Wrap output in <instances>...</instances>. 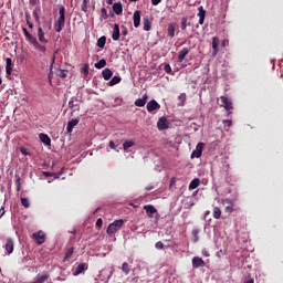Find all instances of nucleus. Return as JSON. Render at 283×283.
Segmentation results:
<instances>
[{
    "label": "nucleus",
    "mask_w": 283,
    "mask_h": 283,
    "mask_svg": "<svg viewBox=\"0 0 283 283\" xmlns=\"http://www.w3.org/2000/svg\"><path fill=\"white\" fill-rule=\"evenodd\" d=\"M227 43H229V40H223V41L221 42L222 48H224V45H227Z\"/></svg>",
    "instance_id": "nucleus-59"
},
{
    "label": "nucleus",
    "mask_w": 283,
    "mask_h": 283,
    "mask_svg": "<svg viewBox=\"0 0 283 283\" xmlns=\"http://www.w3.org/2000/svg\"><path fill=\"white\" fill-rule=\"evenodd\" d=\"M120 82V76H114L112 77V80L108 82V85L114 86V85H118V83Z\"/></svg>",
    "instance_id": "nucleus-35"
},
{
    "label": "nucleus",
    "mask_w": 283,
    "mask_h": 283,
    "mask_svg": "<svg viewBox=\"0 0 283 283\" xmlns=\"http://www.w3.org/2000/svg\"><path fill=\"white\" fill-rule=\"evenodd\" d=\"M20 151H21L22 156H30V151L25 147L20 148Z\"/></svg>",
    "instance_id": "nucleus-47"
},
{
    "label": "nucleus",
    "mask_w": 283,
    "mask_h": 283,
    "mask_svg": "<svg viewBox=\"0 0 283 283\" xmlns=\"http://www.w3.org/2000/svg\"><path fill=\"white\" fill-rule=\"evenodd\" d=\"M25 17H27V23H28L30 30H32V28H34V24L32 22H30V20L28 19V14H25Z\"/></svg>",
    "instance_id": "nucleus-51"
},
{
    "label": "nucleus",
    "mask_w": 283,
    "mask_h": 283,
    "mask_svg": "<svg viewBox=\"0 0 283 283\" xmlns=\"http://www.w3.org/2000/svg\"><path fill=\"white\" fill-rule=\"evenodd\" d=\"M71 233L75 234V233H76V230H73Z\"/></svg>",
    "instance_id": "nucleus-63"
},
{
    "label": "nucleus",
    "mask_w": 283,
    "mask_h": 283,
    "mask_svg": "<svg viewBox=\"0 0 283 283\" xmlns=\"http://www.w3.org/2000/svg\"><path fill=\"white\" fill-rule=\"evenodd\" d=\"M198 233H199L198 230H192V231H191V234H192V237H193V242H198V240H199Z\"/></svg>",
    "instance_id": "nucleus-45"
},
{
    "label": "nucleus",
    "mask_w": 283,
    "mask_h": 283,
    "mask_svg": "<svg viewBox=\"0 0 283 283\" xmlns=\"http://www.w3.org/2000/svg\"><path fill=\"white\" fill-rule=\"evenodd\" d=\"M4 249L7 253L10 255V253L14 251V241H12V239H8Z\"/></svg>",
    "instance_id": "nucleus-19"
},
{
    "label": "nucleus",
    "mask_w": 283,
    "mask_h": 283,
    "mask_svg": "<svg viewBox=\"0 0 283 283\" xmlns=\"http://www.w3.org/2000/svg\"><path fill=\"white\" fill-rule=\"evenodd\" d=\"M85 271V263H80L75 271L73 272V275H81Z\"/></svg>",
    "instance_id": "nucleus-29"
},
{
    "label": "nucleus",
    "mask_w": 283,
    "mask_h": 283,
    "mask_svg": "<svg viewBox=\"0 0 283 283\" xmlns=\"http://www.w3.org/2000/svg\"><path fill=\"white\" fill-rule=\"evenodd\" d=\"M147 94H144L142 98H137L135 101V105L136 107H145V105H147Z\"/></svg>",
    "instance_id": "nucleus-17"
},
{
    "label": "nucleus",
    "mask_w": 283,
    "mask_h": 283,
    "mask_svg": "<svg viewBox=\"0 0 283 283\" xmlns=\"http://www.w3.org/2000/svg\"><path fill=\"white\" fill-rule=\"evenodd\" d=\"M0 212H1L0 218H3V216H6V207L2 206L0 208Z\"/></svg>",
    "instance_id": "nucleus-52"
},
{
    "label": "nucleus",
    "mask_w": 283,
    "mask_h": 283,
    "mask_svg": "<svg viewBox=\"0 0 283 283\" xmlns=\"http://www.w3.org/2000/svg\"><path fill=\"white\" fill-rule=\"evenodd\" d=\"M84 74H90V66L87 65L84 66Z\"/></svg>",
    "instance_id": "nucleus-58"
},
{
    "label": "nucleus",
    "mask_w": 283,
    "mask_h": 283,
    "mask_svg": "<svg viewBox=\"0 0 283 283\" xmlns=\"http://www.w3.org/2000/svg\"><path fill=\"white\" fill-rule=\"evenodd\" d=\"M54 76V73L52 71H50L48 78H49V83H52V78Z\"/></svg>",
    "instance_id": "nucleus-53"
},
{
    "label": "nucleus",
    "mask_w": 283,
    "mask_h": 283,
    "mask_svg": "<svg viewBox=\"0 0 283 283\" xmlns=\"http://www.w3.org/2000/svg\"><path fill=\"white\" fill-rule=\"evenodd\" d=\"M107 65V61L105 59L99 60L97 63H95L96 70H103Z\"/></svg>",
    "instance_id": "nucleus-33"
},
{
    "label": "nucleus",
    "mask_w": 283,
    "mask_h": 283,
    "mask_svg": "<svg viewBox=\"0 0 283 283\" xmlns=\"http://www.w3.org/2000/svg\"><path fill=\"white\" fill-rule=\"evenodd\" d=\"M198 187H200V179L195 178L190 181L189 184V190H193V189H198Z\"/></svg>",
    "instance_id": "nucleus-26"
},
{
    "label": "nucleus",
    "mask_w": 283,
    "mask_h": 283,
    "mask_svg": "<svg viewBox=\"0 0 283 283\" xmlns=\"http://www.w3.org/2000/svg\"><path fill=\"white\" fill-rule=\"evenodd\" d=\"M168 35L170 36V39H174L176 36V24L170 23L168 25Z\"/></svg>",
    "instance_id": "nucleus-28"
},
{
    "label": "nucleus",
    "mask_w": 283,
    "mask_h": 283,
    "mask_svg": "<svg viewBox=\"0 0 283 283\" xmlns=\"http://www.w3.org/2000/svg\"><path fill=\"white\" fill-rule=\"evenodd\" d=\"M224 127H231L233 125V122L231 119H223Z\"/></svg>",
    "instance_id": "nucleus-48"
},
{
    "label": "nucleus",
    "mask_w": 283,
    "mask_h": 283,
    "mask_svg": "<svg viewBox=\"0 0 283 283\" xmlns=\"http://www.w3.org/2000/svg\"><path fill=\"white\" fill-rule=\"evenodd\" d=\"M113 12H115L117 15L123 14V4L120 2H115L113 4Z\"/></svg>",
    "instance_id": "nucleus-24"
},
{
    "label": "nucleus",
    "mask_w": 283,
    "mask_h": 283,
    "mask_svg": "<svg viewBox=\"0 0 283 283\" xmlns=\"http://www.w3.org/2000/svg\"><path fill=\"white\" fill-rule=\"evenodd\" d=\"M249 283H253V280H252V279H250V280H249Z\"/></svg>",
    "instance_id": "nucleus-62"
},
{
    "label": "nucleus",
    "mask_w": 283,
    "mask_h": 283,
    "mask_svg": "<svg viewBox=\"0 0 283 283\" xmlns=\"http://www.w3.org/2000/svg\"><path fill=\"white\" fill-rule=\"evenodd\" d=\"M96 227L98 228V229H101V227H103V219H97L96 220Z\"/></svg>",
    "instance_id": "nucleus-50"
},
{
    "label": "nucleus",
    "mask_w": 283,
    "mask_h": 283,
    "mask_svg": "<svg viewBox=\"0 0 283 283\" xmlns=\"http://www.w3.org/2000/svg\"><path fill=\"white\" fill-rule=\"evenodd\" d=\"M73 254H74V248H70V249L66 251L63 261L65 262L66 260H70V258H72Z\"/></svg>",
    "instance_id": "nucleus-37"
},
{
    "label": "nucleus",
    "mask_w": 283,
    "mask_h": 283,
    "mask_svg": "<svg viewBox=\"0 0 283 283\" xmlns=\"http://www.w3.org/2000/svg\"><path fill=\"white\" fill-rule=\"evenodd\" d=\"M220 45V39H218V36L212 38V56H217L218 55V48Z\"/></svg>",
    "instance_id": "nucleus-16"
},
{
    "label": "nucleus",
    "mask_w": 283,
    "mask_h": 283,
    "mask_svg": "<svg viewBox=\"0 0 283 283\" xmlns=\"http://www.w3.org/2000/svg\"><path fill=\"white\" fill-rule=\"evenodd\" d=\"M151 189H154V187H151V186L145 188L146 191H151Z\"/></svg>",
    "instance_id": "nucleus-61"
},
{
    "label": "nucleus",
    "mask_w": 283,
    "mask_h": 283,
    "mask_svg": "<svg viewBox=\"0 0 283 283\" xmlns=\"http://www.w3.org/2000/svg\"><path fill=\"white\" fill-rule=\"evenodd\" d=\"M13 63H12V59L10 57H7L6 59V72H7V75L10 76V74H12V67H13Z\"/></svg>",
    "instance_id": "nucleus-22"
},
{
    "label": "nucleus",
    "mask_w": 283,
    "mask_h": 283,
    "mask_svg": "<svg viewBox=\"0 0 283 283\" xmlns=\"http://www.w3.org/2000/svg\"><path fill=\"white\" fill-rule=\"evenodd\" d=\"M155 249H158L159 251L165 249V244L163 243V241H158L156 244H155Z\"/></svg>",
    "instance_id": "nucleus-46"
},
{
    "label": "nucleus",
    "mask_w": 283,
    "mask_h": 283,
    "mask_svg": "<svg viewBox=\"0 0 283 283\" xmlns=\"http://www.w3.org/2000/svg\"><path fill=\"white\" fill-rule=\"evenodd\" d=\"M146 109L147 112H149V114H151V112H156V109H160V104H158L156 99H151L150 102L147 103Z\"/></svg>",
    "instance_id": "nucleus-7"
},
{
    "label": "nucleus",
    "mask_w": 283,
    "mask_h": 283,
    "mask_svg": "<svg viewBox=\"0 0 283 283\" xmlns=\"http://www.w3.org/2000/svg\"><path fill=\"white\" fill-rule=\"evenodd\" d=\"M22 32L28 42L32 43L36 38H34L31 33L28 32V29L22 28Z\"/></svg>",
    "instance_id": "nucleus-27"
},
{
    "label": "nucleus",
    "mask_w": 283,
    "mask_h": 283,
    "mask_svg": "<svg viewBox=\"0 0 283 283\" xmlns=\"http://www.w3.org/2000/svg\"><path fill=\"white\" fill-rule=\"evenodd\" d=\"M135 143L132 142V140H126L124 144H123V149L124 151H127V149H129L130 147H134Z\"/></svg>",
    "instance_id": "nucleus-34"
},
{
    "label": "nucleus",
    "mask_w": 283,
    "mask_h": 283,
    "mask_svg": "<svg viewBox=\"0 0 283 283\" xmlns=\"http://www.w3.org/2000/svg\"><path fill=\"white\" fill-rule=\"evenodd\" d=\"M220 216H222V210H220L218 207H214L212 210V217L214 220H220Z\"/></svg>",
    "instance_id": "nucleus-30"
},
{
    "label": "nucleus",
    "mask_w": 283,
    "mask_h": 283,
    "mask_svg": "<svg viewBox=\"0 0 283 283\" xmlns=\"http://www.w3.org/2000/svg\"><path fill=\"white\" fill-rule=\"evenodd\" d=\"M69 107L70 109H74V107H77V112L81 109V106H78V104H74V101H70L69 102Z\"/></svg>",
    "instance_id": "nucleus-41"
},
{
    "label": "nucleus",
    "mask_w": 283,
    "mask_h": 283,
    "mask_svg": "<svg viewBox=\"0 0 283 283\" xmlns=\"http://www.w3.org/2000/svg\"><path fill=\"white\" fill-rule=\"evenodd\" d=\"M21 205L25 209H30V200L28 198H21Z\"/></svg>",
    "instance_id": "nucleus-39"
},
{
    "label": "nucleus",
    "mask_w": 283,
    "mask_h": 283,
    "mask_svg": "<svg viewBox=\"0 0 283 283\" xmlns=\"http://www.w3.org/2000/svg\"><path fill=\"white\" fill-rule=\"evenodd\" d=\"M122 271H123V273H125V275H129V271H130V269H129V263L124 262V263L122 264Z\"/></svg>",
    "instance_id": "nucleus-36"
},
{
    "label": "nucleus",
    "mask_w": 283,
    "mask_h": 283,
    "mask_svg": "<svg viewBox=\"0 0 283 283\" xmlns=\"http://www.w3.org/2000/svg\"><path fill=\"white\" fill-rule=\"evenodd\" d=\"M31 45H33V48H34L35 50H39V52H43V53L46 52L45 45H41V44L39 43V41L36 40V38L31 42Z\"/></svg>",
    "instance_id": "nucleus-20"
},
{
    "label": "nucleus",
    "mask_w": 283,
    "mask_h": 283,
    "mask_svg": "<svg viewBox=\"0 0 283 283\" xmlns=\"http://www.w3.org/2000/svg\"><path fill=\"white\" fill-rule=\"evenodd\" d=\"M143 25L144 32H149L151 30V20H149V17L144 18Z\"/></svg>",
    "instance_id": "nucleus-21"
},
{
    "label": "nucleus",
    "mask_w": 283,
    "mask_h": 283,
    "mask_svg": "<svg viewBox=\"0 0 283 283\" xmlns=\"http://www.w3.org/2000/svg\"><path fill=\"white\" fill-rule=\"evenodd\" d=\"M33 18L35 19V23H38V27L41 25V20L39 19V12H36V10L33 11Z\"/></svg>",
    "instance_id": "nucleus-43"
},
{
    "label": "nucleus",
    "mask_w": 283,
    "mask_h": 283,
    "mask_svg": "<svg viewBox=\"0 0 283 283\" xmlns=\"http://www.w3.org/2000/svg\"><path fill=\"white\" fill-rule=\"evenodd\" d=\"M123 224H125V220L123 219L115 220L113 223L108 226L106 233L108 235H114V233H118V231L123 229Z\"/></svg>",
    "instance_id": "nucleus-2"
},
{
    "label": "nucleus",
    "mask_w": 283,
    "mask_h": 283,
    "mask_svg": "<svg viewBox=\"0 0 283 283\" xmlns=\"http://www.w3.org/2000/svg\"><path fill=\"white\" fill-rule=\"evenodd\" d=\"M38 39L40 43H48V39H45V32H43V28L38 25Z\"/></svg>",
    "instance_id": "nucleus-15"
},
{
    "label": "nucleus",
    "mask_w": 283,
    "mask_h": 283,
    "mask_svg": "<svg viewBox=\"0 0 283 283\" xmlns=\"http://www.w3.org/2000/svg\"><path fill=\"white\" fill-rule=\"evenodd\" d=\"M164 70H165V72H166L167 74H171V65L165 64V65H164Z\"/></svg>",
    "instance_id": "nucleus-49"
},
{
    "label": "nucleus",
    "mask_w": 283,
    "mask_h": 283,
    "mask_svg": "<svg viewBox=\"0 0 283 283\" xmlns=\"http://www.w3.org/2000/svg\"><path fill=\"white\" fill-rule=\"evenodd\" d=\"M153 6H158L163 0H150Z\"/></svg>",
    "instance_id": "nucleus-56"
},
{
    "label": "nucleus",
    "mask_w": 283,
    "mask_h": 283,
    "mask_svg": "<svg viewBox=\"0 0 283 283\" xmlns=\"http://www.w3.org/2000/svg\"><path fill=\"white\" fill-rule=\"evenodd\" d=\"M144 209L148 216V218H154V213H156V207L151 206V205H147V206H144Z\"/></svg>",
    "instance_id": "nucleus-18"
},
{
    "label": "nucleus",
    "mask_w": 283,
    "mask_h": 283,
    "mask_svg": "<svg viewBox=\"0 0 283 283\" xmlns=\"http://www.w3.org/2000/svg\"><path fill=\"white\" fill-rule=\"evenodd\" d=\"M102 76H103L104 81H109V78H112V76H114V72H112V70H109V69H105L102 72Z\"/></svg>",
    "instance_id": "nucleus-25"
},
{
    "label": "nucleus",
    "mask_w": 283,
    "mask_h": 283,
    "mask_svg": "<svg viewBox=\"0 0 283 283\" xmlns=\"http://www.w3.org/2000/svg\"><path fill=\"white\" fill-rule=\"evenodd\" d=\"M181 30L185 31L187 30V18H181Z\"/></svg>",
    "instance_id": "nucleus-44"
},
{
    "label": "nucleus",
    "mask_w": 283,
    "mask_h": 283,
    "mask_svg": "<svg viewBox=\"0 0 283 283\" xmlns=\"http://www.w3.org/2000/svg\"><path fill=\"white\" fill-rule=\"evenodd\" d=\"M192 266L193 269H200V266H205V260L200 256H195L192 259Z\"/></svg>",
    "instance_id": "nucleus-13"
},
{
    "label": "nucleus",
    "mask_w": 283,
    "mask_h": 283,
    "mask_svg": "<svg viewBox=\"0 0 283 283\" xmlns=\"http://www.w3.org/2000/svg\"><path fill=\"white\" fill-rule=\"evenodd\" d=\"M191 52V49L189 48H184L182 50L179 51L178 53V61L179 63H182L185 61V57Z\"/></svg>",
    "instance_id": "nucleus-11"
},
{
    "label": "nucleus",
    "mask_w": 283,
    "mask_h": 283,
    "mask_svg": "<svg viewBox=\"0 0 283 283\" xmlns=\"http://www.w3.org/2000/svg\"><path fill=\"white\" fill-rule=\"evenodd\" d=\"M205 149V143H198L196 149L191 153L190 158H200Z\"/></svg>",
    "instance_id": "nucleus-4"
},
{
    "label": "nucleus",
    "mask_w": 283,
    "mask_h": 283,
    "mask_svg": "<svg viewBox=\"0 0 283 283\" xmlns=\"http://www.w3.org/2000/svg\"><path fill=\"white\" fill-rule=\"evenodd\" d=\"M32 240H34V242H36V244H39V245L43 244L45 242V232L40 230V231L33 233Z\"/></svg>",
    "instance_id": "nucleus-3"
},
{
    "label": "nucleus",
    "mask_w": 283,
    "mask_h": 283,
    "mask_svg": "<svg viewBox=\"0 0 283 283\" xmlns=\"http://www.w3.org/2000/svg\"><path fill=\"white\" fill-rule=\"evenodd\" d=\"M107 6H112L114 3V0H106Z\"/></svg>",
    "instance_id": "nucleus-60"
},
{
    "label": "nucleus",
    "mask_w": 283,
    "mask_h": 283,
    "mask_svg": "<svg viewBox=\"0 0 283 283\" xmlns=\"http://www.w3.org/2000/svg\"><path fill=\"white\" fill-rule=\"evenodd\" d=\"M113 41H119L120 39V27L118 23H115L113 27V33H112Z\"/></svg>",
    "instance_id": "nucleus-9"
},
{
    "label": "nucleus",
    "mask_w": 283,
    "mask_h": 283,
    "mask_svg": "<svg viewBox=\"0 0 283 283\" xmlns=\"http://www.w3.org/2000/svg\"><path fill=\"white\" fill-rule=\"evenodd\" d=\"M59 15V19L54 23L55 32H62L65 28V7H60Z\"/></svg>",
    "instance_id": "nucleus-1"
},
{
    "label": "nucleus",
    "mask_w": 283,
    "mask_h": 283,
    "mask_svg": "<svg viewBox=\"0 0 283 283\" xmlns=\"http://www.w3.org/2000/svg\"><path fill=\"white\" fill-rule=\"evenodd\" d=\"M220 101H221L226 112H231V109H233V102H231V99H229V97L221 96Z\"/></svg>",
    "instance_id": "nucleus-5"
},
{
    "label": "nucleus",
    "mask_w": 283,
    "mask_h": 283,
    "mask_svg": "<svg viewBox=\"0 0 283 283\" xmlns=\"http://www.w3.org/2000/svg\"><path fill=\"white\" fill-rule=\"evenodd\" d=\"M87 3H88V0L82 1V6H81L82 12H87Z\"/></svg>",
    "instance_id": "nucleus-42"
},
{
    "label": "nucleus",
    "mask_w": 283,
    "mask_h": 283,
    "mask_svg": "<svg viewBox=\"0 0 283 283\" xmlns=\"http://www.w3.org/2000/svg\"><path fill=\"white\" fill-rule=\"evenodd\" d=\"M134 28H140V11L136 10L133 13Z\"/></svg>",
    "instance_id": "nucleus-12"
},
{
    "label": "nucleus",
    "mask_w": 283,
    "mask_h": 283,
    "mask_svg": "<svg viewBox=\"0 0 283 283\" xmlns=\"http://www.w3.org/2000/svg\"><path fill=\"white\" fill-rule=\"evenodd\" d=\"M244 283H249V280H245Z\"/></svg>",
    "instance_id": "nucleus-64"
},
{
    "label": "nucleus",
    "mask_w": 283,
    "mask_h": 283,
    "mask_svg": "<svg viewBox=\"0 0 283 283\" xmlns=\"http://www.w3.org/2000/svg\"><path fill=\"white\" fill-rule=\"evenodd\" d=\"M78 123H81V119L78 117L74 119H70L66 126L67 134H72V132H74V128L76 127V125H78Z\"/></svg>",
    "instance_id": "nucleus-6"
},
{
    "label": "nucleus",
    "mask_w": 283,
    "mask_h": 283,
    "mask_svg": "<svg viewBox=\"0 0 283 283\" xmlns=\"http://www.w3.org/2000/svg\"><path fill=\"white\" fill-rule=\"evenodd\" d=\"M223 202H224V205H228L224 208L226 213H233V203H232L231 199H224Z\"/></svg>",
    "instance_id": "nucleus-23"
},
{
    "label": "nucleus",
    "mask_w": 283,
    "mask_h": 283,
    "mask_svg": "<svg viewBox=\"0 0 283 283\" xmlns=\"http://www.w3.org/2000/svg\"><path fill=\"white\" fill-rule=\"evenodd\" d=\"M127 34H128L127 28H124L122 30V36H127Z\"/></svg>",
    "instance_id": "nucleus-57"
},
{
    "label": "nucleus",
    "mask_w": 283,
    "mask_h": 283,
    "mask_svg": "<svg viewBox=\"0 0 283 283\" xmlns=\"http://www.w3.org/2000/svg\"><path fill=\"white\" fill-rule=\"evenodd\" d=\"M109 15L107 14V9L102 8L101 9V21H103V19H107Z\"/></svg>",
    "instance_id": "nucleus-40"
},
{
    "label": "nucleus",
    "mask_w": 283,
    "mask_h": 283,
    "mask_svg": "<svg viewBox=\"0 0 283 283\" xmlns=\"http://www.w3.org/2000/svg\"><path fill=\"white\" fill-rule=\"evenodd\" d=\"M14 178H15L17 191H21V177L19 175H15Z\"/></svg>",
    "instance_id": "nucleus-38"
},
{
    "label": "nucleus",
    "mask_w": 283,
    "mask_h": 283,
    "mask_svg": "<svg viewBox=\"0 0 283 283\" xmlns=\"http://www.w3.org/2000/svg\"><path fill=\"white\" fill-rule=\"evenodd\" d=\"M67 70L59 69L56 71V76H59L60 78H67Z\"/></svg>",
    "instance_id": "nucleus-31"
},
{
    "label": "nucleus",
    "mask_w": 283,
    "mask_h": 283,
    "mask_svg": "<svg viewBox=\"0 0 283 283\" xmlns=\"http://www.w3.org/2000/svg\"><path fill=\"white\" fill-rule=\"evenodd\" d=\"M179 101H187V94H180Z\"/></svg>",
    "instance_id": "nucleus-55"
},
{
    "label": "nucleus",
    "mask_w": 283,
    "mask_h": 283,
    "mask_svg": "<svg viewBox=\"0 0 283 283\" xmlns=\"http://www.w3.org/2000/svg\"><path fill=\"white\" fill-rule=\"evenodd\" d=\"M199 25H205V17H207V10L203 7L198 8Z\"/></svg>",
    "instance_id": "nucleus-10"
},
{
    "label": "nucleus",
    "mask_w": 283,
    "mask_h": 283,
    "mask_svg": "<svg viewBox=\"0 0 283 283\" xmlns=\"http://www.w3.org/2000/svg\"><path fill=\"white\" fill-rule=\"evenodd\" d=\"M157 128L159 132H165V129H169V123H167L166 117H160L157 122Z\"/></svg>",
    "instance_id": "nucleus-8"
},
{
    "label": "nucleus",
    "mask_w": 283,
    "mask_h": 283,
    "mask_svg": "<svg viewBox=\"0 0 283 283\" xmlns=\"http://www.w3.org/2000/svg\"><path fill=\"white\" fill-rule=\"evenodd\" d=\"M105 43H107V38L103 35L97 40V48H101L103 50V48H105Z\"/></svg>",
    "instance_id": "nucleus-32"
},
{
    "label": "nucleus",
    "mask_w": 283,
    "mask_h": 283,
    "mask_svg": "<svg viewBox=\"0 0 283 283\" xmlns=\"http://www.w3.org/2000/svg\"><path fill=\"white\" fill-rule=\"evenodd\" d=\"M39 138L41 140V143H43V145H45L46 147H50V145H52V139H50V136H48V134H40Z\"/></svg>",
    "instance_id": "nucleus-14"
},
{
    "label": "nucleus",
    "mask_w": 283,
    "mask_h": 283,
    "mask_svg": "<svg viewBox=\"0 0 283 283\" xmlns=\"http://www.w3.org/2000/svg\"><path fill=\"white\" fill-rule=\"evenodd\" d=\"M108 147L111 148V149H116V144H114V142H109V144H108Z\"/></svg>",
    "instance_id": "nucleus-54"
}]
</instances>
